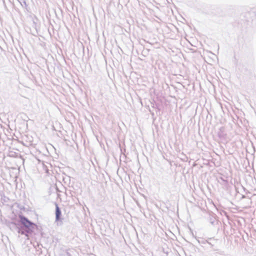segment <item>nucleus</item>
<instances>
[{
	"mask_svg": "<svg viewBox=\"0 0 256 256\" xmlns=\"http://www.w3.org/2000/svg\"><path fill=\"white\" fill-rule=\"evenodd\" d=\"M19 218H20L21 224H23L25 228H28L34 225L33 223L29 221L25 217L22 216H20Z\"/></svg>",
	"mask_w": 256,
	"mask_h": 256,
	"instance_id": "1",
	"label": "nucleus"
},
{
	"mask_svg": "<svg viewBox=\"0 0 256 256\" xmlns=\"http://www.w3.org/2000/svg\"><path fill=\"white\" fill-rule=\"evenodd\" d=\"M60 214H61V212H60V210L58 206V204H56V220H58L60 218Z\"/></svg>",
	"mask_w": 256,
	"mask_h": 256,
	"instance_id": "2",
	"label": "nucleus"
}]
</instances>
